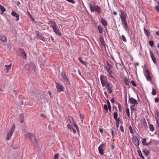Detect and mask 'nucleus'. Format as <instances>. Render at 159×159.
Returning <instances> with one entry per match:
<instances>
[{"mask_svg": "<svg viewBox=\"0 0 159 159\" xmlns=\"http://www.w3.org/2000/svg\"><path fill=\"white\" fill-rule=\"evenodd\" d=\"M100 80L102 86L105 87L107 89V91L110 93H111L112 92L111 89L112 84L110 82L108 81L107 77L101 75L100 76Z\"/></svg>", "mask_w": 159, "mask_h": 159, "instance_id": "1", "label": "nucleus"}, {"mask_svg": "<svg viewBox=\"0 0 159 159\" xmlns=\"http://www.w3.org/2000/svg\"><path fill=\"white\" fill-rule=\"evenodd\" d=\"M66 124H67L68 128L71 129L73 127L75 128L78 132H79V130L78 127L75 124L73 118L71 116H69L68 119L67 120Z\"/></svg>", "mask_w": 159, "mask_h": 159, "instance_id": "2", "label": "nucleus"}, {"mask_svg": "<svg viewBox=\"0 0 159 159\" xmlns=\"http://www.w3.org/2000/svg\"><path fill=\"white\" fill-rule=\"evenodd\" d=\"M89 6L91 12L96 11L99 14L101 13V8L99 6L96 5L94 3L90 4Z\"/></svg>", "mask_w": 159, "mask_h": 159, "instance_id": "3", "label": "nucleus"}, {"mask_svg": "<svg viewBox=\"0 0 159 159\" xmlns=\"http://www.w3.org/2000/svg\"><path fill=\"white\" fill-rule=\"evenodd\" d=\"M25 68L26 70L28 71L34 70H35V66L32 63L27 64L25 66Z\"/></svg>", "mask_w": 159, "mask_h": 159, "instance_id": "4", "label": "nucleus"}, {"mask_svg": "<svg viewBox=\"0 0 159 159\" xmlns=\"http://www.w3.org/2000/svg\"><path fill=\"white\" fill-rule=\"evenodd\" d=\"M120 16L121 18L122 25H123V23L127 22L126 20L127 15L125 12H124L123 10L120 11Z\"/></svg>", "mask_w": 159, "mask_h": 159, "instance_id": "5", "label": "nucleus"}, {"mask_svg": "<svg viewBox=\"0 0 159 159\" xmlns=\"http://www.w3.org/2000/svg\"><path fill=\"white\" fill-rule=\"evenodd\" d=\"M25 138L30 140L31 142L35 141V138L34 134L31 133H28L25 135Z\"/></svg>", "mask_w": 159, "mask_h": 159, "instance_id": "6", "label": "nucleus"}, {"mask_svg": "<svg viewBox=\"0 0 159 159\" xmlns=\"http://www.w3.org/2000/svg\"><path fill=\"white\" fill-rule=\"evenodd\" d=\"M15 124H13L10 132L8 133L7 134V140H9L10 139H11V137L15 129Z\"/></svg>", "mask_w": 159, "mask_h": 159, "instance_id": "7", "label": "nucleus"}, {"mask_svg": "<svg viewBox=\"0 0 159 159\" xmlns=\"http://www.w3.org/2000/svg\"><path fill=\"white\" fill-rule=\"evenodd\" d=\"M144 76L146 77L147 81H151L152 77L150 75V72L148 70H146L144 72Z\"/></svg>", "mask_w": 159, "mask_h": 159, "instance_id": "8", "label": "nucleus"}, {"mask_svg": "<svg viewBox=\"0 0 159 159\" xmlns=\"http://www.w3.org/2000/svg\"><path fill=\"white\" fill-rule=\"evenodd\" d=\"M52 29L54 32L58 36H61L62 35L57 25L54 27H53Z\"/></svg>", "mask_w": 159, "mask_h": 159, "instance_id": "9", "label": "nucleus"}, {"mask_svg": "<svg viewBox=\"0 0 159 159\" xmlns=\"http://www.w3.org/2000/svg\"><path fill=\"white\" fill-rule=\"evenodd\" d=\"M61 78L64 80V82L66 84L68 85L69 84H70L69 81L67 78L66 77V76L64 73H61Z\"/></svg>", "mask_w": 159, "mask_h": 159, "instance_id": "10", "label": "nucleus"}, {"mask_svg": "<svg viewBox=\"0 0 159 159\" xmlns=\"http://www.w3.org/2000/svg\"><path fill=\"white\" fill-rule=\"evenodd\" d=\"M56 87L57 89V92H58L64 91V88L62 85L57 83H56Z\"/></svg>", "mask_w": 159, "mask_h": 159, "instance_id": "11", "label": "nucleus"}, {"mask_svg": "<svg viewBox=\"0 0 159 159\" xmlns=\"http://www.w3.org/2000/svg\"><path fill=\"white\" fill-rule=\"evenodd\" d=\"M132 142L134 144L137 146L139 144V141L136 136H134L132 139Z\"/></svg>", "mask_w": 159, "mask_h": 159, "instance_id": "12", "label": "nucleus"}, {"mask_svg": "<svg viewBox=\"0 0 159 159\" xmlns=\"http://www.w3.org/2000/svg\"><path fill=\"white\" fill-rule=\"evenodd\" d=\"M105 145V143H102L100 145L98 148V149L100 154L103 155L104 154V150L103 149V146Z\"/></svg>", "mask_w": 159, "mask_h": 159, "instance_id": "13", "label": "nucleus"}, {"mask_svg": "<svg viewBox=\"0 0 159 159\" xmlns=\"http://www.w3.org/2000/svg\"><path fill=\"white\" fill-rule=\"evenodd\" d=\"M36 36L39 38L43 41L45 42L46 41V38L42 34H41L39 33L38 31H36Z\"/></svg>", "mask_w": 159, "mask_h": 159, "instance_id": "14", "label": "nucleus"}, {"mask_svg": "<svg viewBox=\"0 0 159 159\" xmlns=\"http://www.w3.org/2000/svg\"><path fill=\"white\" fill-rule=\"evenodd\" d=\"M149 52L150 55V57L153 61V62L155 63H156V60L155 57L154 56V54L152 52L151 50H149Z\"/></svg>", "mask_w": 159, "mask_h": 159, "instance_id": "15", "label": "nucleus"}, {"mask_svg": "<svg viewBox=\"0 0 159 159\" xmlns=\"http://www.w3.org/2000/svg\"><path fill=\"white\" fill-rule=\"evenodd\" d=\"M129 100L131 103L134 105L137 104L138 103L137 100L133 98L130 97Z\"/></svg>", "mask_w": 159, "mask_h": 159, "instance_id": "16", "label": "nucleus"}, {"mask_svg": "<svg viewBox=\"0 0 159 159\" xmlns=\"http://www.w3.org/2000/svg\"><path fill=\"white\" fill-rule=\"evenodd\" d=\"M48 24L50 25V26L52 28H53V27H54L57 25L55 21L51 20L49 21Z\"/></svg>", "mask_w": 159, "mask_h": 159, "instance_id": "17", "label": "nucleus"}, {"mask_svg": "<svg viewBox=\"0 0 159 159\" xmlns=\"http://www.w3.org/2000/svg\"><path fill=\"white\" fill-rule=\"evenodd\" d=\"M11 15L13 16L16 17L17 19H16V21H18L19 20V15L15 11H12L11 13Z\"/></svg>", "mask_w": 159, "mask_h": 159, "instance_id": "18", "label": "nucleus"}, {"mask_svg": "<svg viewBox=\"0 0 159 159\" xmlns=\"http://www.w3.org/2000/svg\"><path fill=\"white\" fill-rule=\"evenodd\" d=\"M0 40L3 42H6L7 40L6 37L3 35H0Z\"/></svg>", "mask_w": 159, "mask_h": 159, "instance_id": "19", "label": "nucleus"}, {"mask_svg": "<svg viewBox=\"0 0 159 159\" xmlns=\"http://www.w3.org/2000/svg\"><path fill=\"white\" fill-rule=\"evenodd\" d=\"M142 143L144 145L148 146L150 144L151 142H150L149 143H147L146 142V139L143 138L142 139Z\"/></svg>", "mask_w": 159, "mask_h": 159, "instance_id": "20", "label": "nucleus"}, {"mask_svg": "<svg viewBox=\"0 0 159 159\" xmlns=\"http://www.w3.org/2000/svg\"><path fill=\"white\" fill-rule=\"evenodd\" d=\"M154 114L156 119H157V118H158L159 117V112L157 109H156L154 110Z\"/></svg>", "mask_w": 159, "mask_h": 159, "instance_id": "21", "label": "nucleus"}, {"mask_svg": "<svg viewBox=\"0 0 159 159\" xmlns=\"http://www.w3.org/2000/svg\"><path fill=\"white\" fill-rule=\"evenodd\" d=\"M101 20L102 25L106 27L107 26V23L106 20L103 18H101Z\"/></svg>", "mask_w": 159, "mask_h": 159, "instance_id": "22", "label": "nucleus"}, {"mask_svg": "<svg viewBox=\"0 0 159 159\" xmlns=\"http://www.w3.org/2000/svg\"><path fill=\"white\" fill-rule=\"evenodd\" d=\"M149 128L151 132H153L154 131V128L153 125L152 124H149Z\"/></svg>", "mask_w": 159, "mask_h": 159, "instance_id": "23", "label": "nucleus"}, {"mask_svg": "<svg viewBox=\"0 0 159 159\" xmlns=\"http://www.w3.org/2000/svg\"><path fill=\"white\" fill-rule=\"evenodd\" d=\"M21 56L22 57L26 59V55L24 50H22L21 51Z\"/></svg>", "mask_w": 159, "mask_h": 159, "instance_id": "24", "label": "nucleus"}, {"mask_svg": "<svg viewBox=\"0 0 159 159\" xmlns=\"http://www.w3.org/2000/svg\"><path fill=\"white\" fill-rule=\"evenodd\" d=\"M20 119L21 123H23L24 122V115L23 114H21L20 116Z\"/></svg>", "mask_w": 159, "mask_h": 159, "instance_id": "25", "label": "nucleus"}, {"mask_svg": "<svg viewBox=\"0 0 159 159\" xmlns=\"http://www.w3.org/2000/svg\"><path fill=\"white\" fill-rule=\"evenodd\" d=\"M143 152L146 157H147L149 154V152L148 150L144 149L143 151Z\"/></svg>", "mask_w": 159, "mask_h": 159, "instance_id": "26", "label": "nucleus"}, {"mask_svg": "<svg viewBox=\"0 0 159 159\" xmlns=\"http://www.w3.org/2000/svg\"><path fill=\"white\" fill-rule=\"evenodd\" d=\"M124 25V28L126 31L128 30V28L127 22L123 23V25Z\"/></svg>", "mask_w": 159, "mask_h": 159, "instance_id": "27", "label": "nucleus"}, {"mask_svg": "<svg viewBox=\"0 0 159 159\" xmlns=\"http://www.w3.org/2000/svg\"><path fill=\"white\" fill-rule=\"evenodd\" d=\"M100 41L102 45V46H105V41L103 39L102 37H100Z\"/></svg>", "mask_w": 159, "mask_h": 159, "instance_id": "28", "label": "nucleus"}, {"mask_svg": "<svg viewBox=\"0 0 159 159\" xmlns=\"http://www.w3.org/2000/svg\"><path fill=\"white\" fill-rule=\"evenodd\" d=\"M98 30L100 34H102L103 32L102 29L101 27V26L100 25H99L98 26Z\"/></svg>", "mask_w": 159, "mask_h": 159, "instance_id": "29", "label": "nucleus"}, {"mask_svg": "<svg viewBox=\"0 0 159 159\" xmlns=\"http://www.w3.org/2000/svg\"><path fill=\"white\" fill-rule=\"evenodd\" d=\"M125 111H126V113L128 116L129 117H130V115L129 111V109L128 107H127L126 108Z\"/></svg>", "mask_w": 159, "mask_h": 159, "instance_id": "30", "label": "nucleus"}, {"mask_svg": "<svg viewBox=\"0 0 159 159\" xmlns=\"http://www.w3.org/2000/svg\"><path fill=\"white\" fill-rule=\"evenodd\" d=\"M124 80L125 83L126 85H129V82L128 80L127 77H125L124 79Z\"/></svg>", "mask_w": 159, "mask_h": 159, "instance_id": "31", "label": "nucleus"}, {"mask_svg": "<svg viewBox=\"0 0 159 159\" xmlns=\"http://www.w3.org/2000/svg\"><path fill=\"white\" fill-rule=\"evenodd\" d=\"M137 152L139 155V156L141 157V158L142 159H144V157L143 156L141 152V151H140V150H138L137 151Z\"/></svg>", "mask_w": 159, "mask_h": 159, "instance_id": "32", "label": "nucleus"}, {"mask_svg": "<svg viewBox=\"0 0 159 159\" xmlns=\"http://www.w3.org/2000/svg\"><path fill=\"white\" fill-rule=\"evenodd\" d=\"M0 9L3 12L5 11L6 10V9L5 7L1 5H0Z\"/></svg>", "mask_w": 159, "mask_h": 159, "instance_id": "33", "label": "nucleus"}, {"mask_svg": "<svg viewBox=\"0 0 159 159\" xmlns=\"http://www.w3.org/2000/svg\"><path fill=\"white\" fill-rule=\"evenodd\" d=\"M117 104H118V108L119 109V111L120 112H121L122 110V108L121 107V105H120V103L119 102H118Z\"/></svg>", "mask_w": 159, "mask_h": 159, "instance_id": "34", "label": "nucleus"}, {"mask_svg": "<svg viewBox=\"0 0 159 159\" xmlns=\"http://www.w3.org/2000/svg\"><path fill=\"white\" fill-rule=\"evenodd\" d=\"M144 30L145 33L146 34V35L147 36H148L150 35V33L148 30L145 29V28H144Z\"/></svg>", "mask_w": 159, "mask_h": 159, "instance_id": "35", "label": "nucleus"}, {"mask_svg": "<svg viewBox=\"0 0 159 159\" xmlns=\"http://www.w3.org/2000/svg\"><path fill=\"white\" fill-rule=\"evenodd\" d=\"M11 64H10V65H5V66L6 67V69L7 70H8L9 69H11Z\"/></svg>", "mask_w": 159, "mask_h": 159, "instance_id": "36", "label": "nucleus"}, {"mask_svg": "<svg viewBox=\"0 0 159 159\" xmlns=\"http://www.w3.org/2000/svg\"><path fill=\"white\" fill-rule=\"evenodd\" d=\"M78 59L79 61L83 64H85L86 62L84 61H83L82 60V58L81 57H79Z\"/></svg>", "mask_w": 159, "mask_h": 159, "instance_id": "37", "label": "nucleus"}, {"mask_svg": "<svg viewBox=\"0 0 159 159\" xmlns=\"http://www.w3.org/2000/svg\"><path fill=\"white\" fill-rule=\"evenodd\" d=\"M152 94L153 95H155L156 94V91L155 89L154 88H153L152 89Z\"/></svg>", "mask_w": 159, "mask_h": 159, "instance_id": "38", "label": "nucleus"}, {"mask_svg": "<svg viewBox=\"0 0 159 159\" xmlns=\"http://www.w3.org/2000/svg\"><path fill=\"white\" fill-rule=\"evenodd\" d=\"M104 109L106 111V112L107 113L108 111V107L106 104H104Z\"/></svg>", "mask_w": 159, "mask_h": 159, "instance_id": "39", "label": "nucleus"}, {"mask_svg": "<svg viewBox=\"0 0 159 159\" xmlns=\"http://www.w3.org/2000/svg\"><path fill=\"white\" fill-rule=\"evenodd\" d=\"M118 116V114L117 112H115L114 113L113 117L115 119H116Z\"/></svg>", "mask_w": 159, "mask_h": 159, "instance_id": "40", "label": "nucleus"}, {"mask_svg": "<svg viewBox=\"0 0 159 159\" xmlns=\"http://www.w3.org/2000/svg\"><path fill=\"white\" fill-rule=\"evenodd\" d=\"M121 37H122V40L124 42H126V41H127L125 37V36L124 35H122L121 36Z\"/></svg>", "mask_w": 159, "mask_h": 159, "instance_id": "41", "label": "nucleus"}, {"mask_svg": "<svg viewBox=\"0 0 159 159\" xmlns=\"http://www.w3.org/2000/svg\"><path fill=\"white\" fill-rule=\"evenodd\" d=\"M149 44L151 46H153L154 45V42L153 41H150L149 42Z\"/></svg>", "mask_w": 159, "mask_h": 159, "instance_id": "42", "label": "nucleus"}, {"mask_svg": "<svg viewBox=\"0 0 159 159\" xmlns=\"http://www.w3.org/2000/svg\"><path fill=\"white\" fill-rule=\"evenodd\" d=\"M106 68L109 74L112 73V71L110 69H108L107 67H106Z\"/></svg>", "mask_w": 159, "mask_h": 159, "instance_id": "43", "label": "nucleus"}, {"mask_svg": "<svg viewBox=\"0 0 159 159\" xmlns=\"http://www.w3.org/2000/svg\"><path fill=\"white\" fill-rule=\"evenodd\" d=\"M135 105H132L130 106V109L131 111H134L135 109L134 108Z\"/></svg>", "mask_w": 159, "mask_h": 159, "instance_id": "44", "label": "nucleus"}, {"mask_svg": "<svg viewBox=\"0 0 159 159\" xmlns=\"http://www.w3.org/2000/svg\"><path fill=\"white\" fill-rule=\"evenodd\" d=\"M66 1L72 4H75V2L74 0H66Z\"/></svg>", "mask_w": 159, "mask_h": 159, "instance_id": "45", "label": "nucleus"}, {"mask_svg": "<svg viewBox=\"0 0 159 159\" xmlns=\"http://www.w3.org/2000/svg\"><path fill=\"white\" fill-rule=\"evenodd\" d=\"M131 83L132 85L134 87H136V83L135 82L134 80H132L131 81Z\"/></svg>", "mask_w": 159, "mask_h": 159, "instance_id": "46", "label": "nucleus"}, {"mask_svg": "<svg viewBox=\"0 0 159 159\" xmlns=\"http://www.w3.org/2000/svg\"><path fill=\"white\" fill-rule=\"evenodd\" d=\"M120 131L122 132H124L123 127V126L122 125H121L120 126Z\"/></svg>", "mask_w": 159, "mask_h": 159, "instance_id": "47", "label": "nucleus"}, {"mask_svg": "<svg viewBox=\"0 0 159 159\" xmlns=\"http://www.w3.org/2000/svg\"><path fill=\"white\" fill-rule=\"evenodd\" d=\"M113 110L114 111H117V109L116 107L115 106H113Z\"/></svg>", "mask_w": 159, "mask_h": 159, "instance_id": "48", "label": "nucleus"}, {"mask_svg": "<svg viewBox=\"0 0 159 159\" xmlns=\"http://www.w3.org/2000/svg\"><path fill=\"white\" fill-rule=\"evenodd\" d=\"M129 130L130 131V132L132 133V134H133V130L132 129V127L131 126H129Z\"/></svg>", "mask_w": 159, "mask_h": 159, "instance_id": "49", "label": "nucleus"}, {"mask_svg": "<svg viewBox=\"0 0 159 159\" xmlns=\"http://www.w3.org/2000/svg\"><path fill=\"white\" fill-rule=\"evenodd\" d=\"M58 156L59 154H55L54 155V159H58Z\"/></svg>", "mask_w": 159, "mask_h": 159, "instance_id": "50", "label": "nucleus"}, {"mask_svg": "<svg viewBox=\"0 0 159 159\" xmlns=\"http://www.w3.org/2000/svg\"><path fill=\"white\" fill-rule=\"evenodd\" d=\"M107 65L109 68V69H110V68H111L112 67V65L110 64L108 62H107Z\"/></svg>", "mask_w": 159, "mask_h": 159, "instance_id": "51", "label": "nucleus"}, {"mask_svg": "<svg viewBox=\"0 0 159 159\" xmlns=\"http://www.w3.org/2000/svg\"><path fill=\"white\" fill-rule=\"evenodd\" d=\"M73 127H72V128H71V129L70 130L71 131H72L71 129L72 130L74 134H75L76 133V130L73 129Z\"/></svg>", "mask_w": 159, "mask_h": 159, "instance_id": "52", "label": "nucleus"}, {"mask_svg": "<svg viewBox=\"0 0 159 159\" xmlns=\"http://www.w3.org/2000/svg\"><path fill=\"white\" fill-rule=\"evenodd\" d=\"M154 101L155 102H158L159 101V98H156L154 99Z\"/></svg>", "mask_w": 159, "mask_h": 159, "instance_id": "53", "label": "nucleus"}, {"mask_svg": "<svg viewBox=\"0 0 159 159\" xmlns=\"http://www.w3.org/2000/svg\"><path fill=\"white\" fill-rule=\"evenodd\" d=\"M111 103H114L115 102V100H114V98H111Z\"/></svg>", "mask_w": 159, "mask_h": 159, "instance_id": "54", "label": "nucleus"}, {"mask_svg": "<svg viewBox=\"0 0 159 159\" xmlns=\"http://www.w3.org/2000/svg\"><path fill=\"white\" fill-rule=\"evenodd\" d=\"M111 73L107 75L108 76L111 77L112 78H114L111 75Z\"/></svg>", "mask_w": 159, "mask_h": 159, "instance_id": "55", "label": "nucleus"}, {"mask_svg": "<svg viewBox=\"0 0 159 159\" xmlns=\"http://www.w3.org/2000/svg\"><path fill=\"white\" fill-rule=\"evenodd\" d=\"M116 124L117 128H118L119 127V122H116Z\"/></svg>", "mask_w": 159, "mask_h": 159, "instance_id": "56", "label": "nucleus"}, {"mask_svg": "<svg viewBox=\"0 0 159 159\" xmlns=\"http://www.w3.org/2000/svg\"><path fill=\"white\" fill-rule=\"evenodd\" d=\"M115 120H116V122H119L120 120L119 118H117Z\"/></svg>", "mask_w": 159, "mask_h": 159, "instance_id": "57", "label": "nucleus"}, {"mask_svg": "<svg viewBox=\"0 0 159 159\" xmlns=\"http://www.w3.org/2000/svg\"><path fill=\"white\" fill-rule=\"evenodd\" d=\"M155 8L158 10V11H159V6H155Z\"/></svg>", "mask_w": 159, "mask_h": 159, "instance_id": "58", "label": "nucleus"}, {"mask_svg": "<svg viewBox=\"0 0 159 159\" xmlns=\"http://www.w3.org/2000/svg\"><path fill=\"white\" fill-rule=\"evenodd\" d=\"M108 108L109 110H110V111H111V106L109 105V106H108Z\"/></svg>", "mask_w": 159, "mask_h": 159, "instance_id": "59", "label": "nucleus"}, {"mask_svg": "<svg viewBox=\"0 0 159 159\" xmlns=\"http://www.w3.org/2000/svg\"><path fill=\"white\" fill-rule=\"evenodd\" d=\"M111 133L112 134V136L113 137H114V132H113V130H112L111 131Z\"/></svg>", "mask_w": 159, "mask_h": 159, "instance_id": "60", "label": "nucleus"}, {"mask_svg": "<svg viewBox=\"0 0 159 159\" xmlns=\"http://www.w3.org/2000/svg\"><path fill=\"white\" fill-rule=\"evenodd\" d=\"M80 118H81V121H83L84 118H83V117L82 116L81 114H80Z\"/></svg>", "mask_w": 159, "mask_h": 159, "instance_id": "61", "label": "nucleus"}, {"mask_svg": "<svg viewBox=\"0 0 159 159\" xmlns=\"http://www.w3.org/2000/svg\"><path fill=\"white\" fill-rule=\"evenodd\" d=\"M50 38L52 41L54 42V38L52 36H51Z\"/></svg>", "mask_w": 159, "mask_h": 159, "instance_id": "62", "label": "nucleus"}, {"mask_svg": "<svg viewBox=\"0 0 159 159\" xmlns=\"http://www.w3.org/2000/svg\"><path fill=\"white\" fill-rule=\"evenodd\" d=\"M113 14L115 15H117V13L116 11H114L113 12Z\"/></svg>", "mask_w": 159, "mask_h": 159, "instance_id": "63", "label": "nucleus"}, {"mask_svg": "<svg viewBox=\"0 0 159 159\" xmlns=\"http://www.w3.org/2000/svg\"><path fill=\"white\" fill-rule=\"evenodd\" d=\"M156 34L157 35L159 36V31L156 32Z\"/></svg>", "mask_w": 159, "mask_h": 159, "instance_id": "64", "label": "nucleus"}]
</instances>
